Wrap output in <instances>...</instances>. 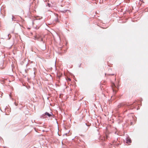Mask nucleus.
<instances>
[{
    "label": "nucleus",
    "instance_id": "9d476101",
    "mask_svg": "<svg viewBox=\"0 0 148 148\" xmlns=\"http://www.w3.org/2000/svg\"><path fill=\"white\" fill-rule=\"evenodd\" d=\"M68 80L69 81H71V79L70 78H69L68 79Z\"/></svg>",
    "mask_w": 148,
    "mask_h": 148
},
{
    "label": "nucleus",
    "instance_id": "6e6552de",
    "mask_svg": "<svg viewBox=\"0 0 148 148\" xmlns=\"http://www.w3.org/2000/svg\"><path fill=\"white\" fill-rule=\"evenodd\" d=\"M14 103V104H15V105L16 106H17L18 104H17L16 103V102H15Z\"/></svg>",
    "mask_w": 148,
    "mask_h": 148
},
{
    "label": "nucleus",
    "instance_id": "7ed1b4c3",
    "mask_svg": "<svg viewBox=\"0 0 148 148\" xmlns=\"http://www.w3.org/2000/svg\"><path fill=\"white\" fill-rule=\"evenodd\" d=\"M45 114L46 115L48 116L49 117H50L52 115H53V114L52 112H51V114H49V113L46 112L45 113Z\"/></svg>",
    "mask_w": 148,
    "mask_h": 148
},
{
    "label": "nucleus",
    "instance_id": "f257e3e1",
    "mask_svg": "<svg viewBox=\"0 0 148 148\" xmlns=\"http://www.w3.org/2000/svg\"><path fill=\"white\" fill-rule=\"evenodd\" d=\"M127 106L129 108L130 106V105L127 104V103H119L117 106V107L119 108L121 107H123L124 106Z\"/></svg>",
    "mask_w": 148,
    "mask_h": 148
},
{
    "label": "nucleus",
    "instance_id": "20e7f679",
    "mask_svg": "<svg viewBox=\"0 0 148 148\" xmlns=\"http://www.w3.org/2000/svg\"><path fill=\"white\" fill-rule=\"evenodd\" d=\"M116 87L115 85V84H113L112 86V88L113 91V92H114L115 91V90H114V87Z\"/></svg>",
    "mask_w": 148,
    "mask_h": 148
},
{
    "label": "nucleus",
    "instance_id": "1a4fd4ad",
    "mask_svg": "<svg viewBox=\"0 0 148 148\" xmlns=\"http://www.w3.org/2000/svg\"><path fill=\"white\" fill-rule=\"evenodd\" d=\"M85 125H86V126H88H88H89V125H87V124H86V123H85Z\"/></svg>",
    "mask_w": 148,
    "mask_h": 148
},
{
    "label": "nucleus",
    "instance_id": "f03ea898",
    "mask_svg": "<svg viewBox=\"0 0 148 148\" xmlns=\"http://www.w3.org/2000/svg\"><path fill=\"white\" fill-rule=\"evenodd\" d=\"M126 143L127 144H129L131 142V140L129 137L127 138L126 139Z\"/></svg>",
    "mask_w": 148,
    "mask_h": 148
},
{
    "label": "nucleus",
    "instance_id": "423d86ee",
    "mask_svg": "<svg viewBox=\"0 0 148 148\" xmlns=\"http://www.w3.org/2000/svg\"><path fill=\"white\" fill-rule=\"evenodd\" d=\"M14 17L13 16H12V21H15V20H14Z\"/></svg>",
    "mask_w": 148,
    "mask_h": 148
},
{
    "label": "nucleus",
    "instance_id": "0eeeda50",
    "mask_svg": "<svg viewBox=\"0 0 148 148\" xmlns=\"http://www.w3.org/2000/svg\"><path fill=\"white\" fill-rule=\"evenodd\" d=\"M109 75H114V74H108Z\"/></svg>",
    "mask_w": 148,
    "mask_h": 148
},
{
    "label": "nucleus",
    "instance_id": "9b49d317",
    "mask_svg": "<svg viewBox=\"0 0 148 148\" xmlns=\"http://www.w3.org/2000/svg\"><path fill=\"white\" fill-rule=\"evenodd\" d=\"M56 22L58 21V20L57 18V19L56 20Z\"/></svg>",
    "mask_w": 148,
    "mask_h": 148
},
{
    "label": "nucleus",
    "instance_id": "f8f14e48",
    "mask_svg": "<svg viewBox=\"0 0 148 148\" xmlns=\"http://www.w3.org/2000/svg\"><path fill=\"white\" fill-rule=\"evenodd\" d=\"M66 10H65V12H66Z\"/></svg>",
    "mask_w": 148,
    "mask_h": 148
},
{
    "label": "nucleus",
    "instance_id": "39448f33",
    "mask_svg": "<svg viewBox=\"0 0 148 148\" xmlns=\"http://www.w3.org/2000/svg\"><path fill=\"white\" fill-rule=\"evenodd\" d=\"M45 115V114H42L41 116V118H46Z\"/></svg>",
    "mask_w": 148,
    "mask_h": 148
}]
</instances>
